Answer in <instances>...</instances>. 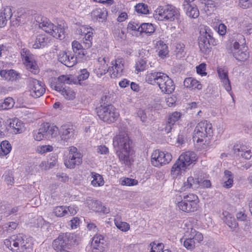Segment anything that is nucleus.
Returning a JSON list of instances; mask_svg holds the SVG:
<instances>
[{
    "mask_svg": "<svg viewBox=\"0 0 252 252\" xmlns=\"http://www.w3.org/2000/svg\"><path fill=\"white\" fill-rule=\"evenodd\" d=\"M131 141L127 134L120 132L113 138V144L121 162L126 165L130 164Z\"/></svg>",
    "mask_w": 252,
    "mask_h": 252,
    "instance_id": "obj_1",
    "label": "nucleus"
},
{
    "mask_svg": "<svg viewBox=\"0 0 252 252\" xmlns=\"http://www.w3.org/2000/svg\"><path fill=\"white\" fill-rule=\"evenodd\" d=\"M146 81L150 84L158 85L161 92L170 94L174 92L175 85L173 81L166 74L161 72H148Z\"/></svg>",
    "mask_w": 252,
    "mask_h": 252,
    "instance_id": "obj_2",
    "label": "nucleus"
},
{
    "mask_svg": "<svg viewBox=\"0 0 252 252\" xmlns=\"http://www.w3.org/2000/svg\"><path fill=\"white\" fill-rule=\"evenodd\" d=\"M4 245L12 252H25L31 247L29 239L23 234L13 235L4 240Z\"/></svg>",
    "mask_w": 252,
    "mask_h": 252,
    "instance_id": "obj_3",
    "label": "nucleus"
},
{
    "mask_svg": "<svg viewBox=\"0 0 252 252\" xmlns=\"http://www.w3.org/2000/svg\"><path fill=\"white\" fill-rule=\"evenodd\" d=\"M156 19L159 21L180 22V14L178 9L171 5L159 6L154 15Z\"/></svg>",
    "mask_w": 252,
    "mask_h": 252,
    "instance_id": "obj_4",
    "label": "nucleus"
},
{
    "mask_svg": "<svg viewBox=\"0 0 252 252\" xmlns=\"http://www.w3.org/2000/svg\"><path fill=\"white\" fill-rule=\"evenodd\" d=\"M212 124L207 121H201L197 125L194 130L193 141L205 144L207 142V138L212 136Z\"/></svg>",
    "mask_w": 252,
    "mask_h": 252,
    "instance_id": "obj_5",
    "label": "nucleus"
},
{
    "mask_svg": "<svg viewBox=\"0 0 252 252\" xmlns=\"http://www.w3.org/2000/svg\"><path fill=\"white\" fill-rule=\"evenodd\" d=\"M41 22H39V27L46 32L61 40L65 38V29L64 26L59 25L58 26H56L46 18L41 19Z\"/></svg>",
    "mask_w": 252,
    "mask_h": 252,
    "instance_id": "obj_6",
    "label": "nucleus"
},
{
    "mask_svg": "<svg viewBox=\"0 0 252 252\" xmlns=\"http://www.w3.org/2000/svg\"><path fill=\"white\" fill-rule=\"evenodd\" d=\"M73 243V235L70 233L61 234L53 242V247L57 252H70Z\"/></svg>",
    "mask_w": 252,
    "mask_h": 252,
    "instance_id": "obj_7",
    "label": "nucleus"
},
{
    "mask_svg": "<svg viewBox=\"0 0 252 252\" xmlns=\"http://www.w3.org/2000/svg\"><path fill=\"white\" fill-rule=\"evenodd\" d=\"M96 112L100 120L108 123L114 122L119 116L116 109L111 104L106 106L101 104L96 108Z\"/></svg>",
    "mask_w": 252,
    "mask_h": 252,
    "instance_id": "obj_8",
    "label": "nucleus"
},
{
    "mask_svg": "<svg viewBox=\"0 0 252 252\" xmlns=\"http://www.w3.org/2000/svg\"><path fill=\"white\" fill-rule=\"evenodd\" d=\"M198 202L197 195L193 193H189L183 196L182 200L178 202V206L184 212H193L197 209Z\"/></svg>",
    "mask_w": 252,
    "mask_h": 252,
    "instance_id": "obj_9",
    "label": "nucleus"
},
{
    "mask_svg": "<svg viewBox=\"0 0 252 252\" xmlns=\"http://www.w3.org/2000/svg\"><path fill=\"white\" fill-rule=\"evenodd\" d=\"M204 31H201V35L198 37V45L201 51L207 54L211 51V45L216 44L215 39L211 35V30L205 28Z\"/></svg>",
    "mask_w": 252,
    "mask_h": 252,
    "instance_id": "obj_10",
    "label": "nucleus"
},
{
    "mask_svg": "<svg viewBox=\"0 0 252 252\" xmlns=\"http://www.w3.org/2000/svg\"><path fill=\"white\" fill-rule=\"evenodd\" d=\"M82 155L74 146L69 147V153L64 160L65 166L70 169L74 168L82 162Z\"/></svg>",
    "mask_w": 252,
    "mask_h": 252,
    "instance_id": "obj_11",
    "label": "nucleus"
},
{
    "mask_svg": "<svg viewBox=\"0 0 252 252\" xmlns=\"http://www.w3.org/2000/svg\"><path fill=\"white\" fill-rule=\"evenodd\" d=\"M58 133L61 138V142L64 145L66 142H71L75 138L76 131L74 126L71 125H63L59 128Z\"/></svg>",
    "mask_w": 252,
    "mask_h": 252,
    "instance_id": "obj_12",
    "label": "nucleus"
},
{
    "mask_svg": "<svg viewBox=\"0 0 252 252\" xmlns=\"http://www.w3.org/2000/svg\"><path fill=\"white\" fill-rule=\"evenodd\" d=\"M172 158L171 154L156 150L152 154L151 163L154 166L159 167L169 163Z\"/></svg>",
    "mask_w": 252,
    "mask_h": 252,
    "instance_id": "obj_13",
    "label": "nucleus"
},
{
    "mask_svg": "<svg viewBox=\"0 0 252 252\" xmlns=\"http://www.w3.org/2000/svg\"><path fill=\"white\" fill-rule=\"evenodd\" d=\"M21 55L27 68L33 74H36L38 71V66L33 55L29 50L26 48L22 49L21 51Z\"/></svg>",
    "mask_w": 252,
    "mask_h": 252,
    "instance_id": "obj_14",
    "label": "nucleus"
},
{
    "mask_svg": "<svg viewBox=\"0 0 252 252\" xmlns=\"http://www.w3.org/2000/svg\"><path fill=\"white\" fill-rule=\"evenodd\" d=\"M29 87L30 95L34 98L40 97L45 92L43 83L33 78L29 79Z\"/></svg>",
    "mask_w": 252,
    "mask_h": 252,
    "instance_id": "obj_15",
    "label": "nucleus"
},
{
    "mask_svg": "<svg viewBox=\"0 0 252 252\" xmlns=\"http://www.w3.org/2000/svg\"><path fill=\"white\" fill-rule=\"evenodd\" d=\"M5 124V135L7 132L17 134L23 131V124L17 118L8 119Z\"/></svg>",
    "mask_w": 252,
    "mask_h": 252,
    "instance_id": "obj_16",
    "label": "nucleus"
},
{
    "mask_svg": "<svg viewBox=\"0 0 252 252\" xmlns=\"http://www.w3.org/2000/svg\"><path fill=\"white\" fill-rule=\"evenodd\" d=\"M233 54L234 57L238 61L244 62L249 58V53L243 47V49L240 48V45L237 41H235L233 44V46L230 50V52Z\"/></svg>",
    "mask_w": 252,
    "mask_h": 252,
    "instance_id": "obj_17",
    "label": "nucleus"
},
{
    "mask_svg": "<svg viewBox=\"0 0 252 252\" xmlns=\"http://www.w3.org/2000/svg\"><path fill=\"white\" fill-rule=\"evenodd\" d=\"M58 59L67 67H72L77 63V57L69 51H60L58 55Z\"/></svg>",
    "mask_w": 252,
    "mask_h": 252,
    "instance_id": "obj_18",
    "label": "nucleus"
},
{
    "mask_svg": "<svg viewBox=\"0 0 252 252\" xmlns=\"http://www.w3.org/2000/svg\"><path fill=\"white\" fill-rule=\"evenodd\" d=\"M124 62L122 59H118L111 62L112 66L109 67V73L111 78L120 77L122 75L124 69Z\"/></svg>",
    "mask_w": 252,
    "mask_h": 252,
    "instance_id": "obj_19",
    "label": "nucleus"
},
{
    "mask_svg": "<svg viewBox=\"0 0 252 252\" xmlns=\"http://www.w3.org/2000/svg\"><path fill=\"white\" fill-rule=\"evenodd\" d=\"M106 241L102 235H95L92 242L91 247L92 252H102L106 246Z\"/></svg>",
    "mask_w": 252,
    "mask_h": 252,
    "instance_id": "obj_20",
    "label": "nucleus"
},
{
    "mask_svg": "<svg viewBox=\"0 0 252 252\" xmlns=\"http://www.w3.org/2000/svg\"><path fill=\"white\" fill-rule=\"evenodd\" d=\"M217 72L225 89L229 92L231 90L230 82L228 76V70L224 67H218Z\"/></svg>",
    "mask_w": 252,
    "mask_h": 252,
    "instance_id": "obj_21",
    "label": "nucleus"
},
{
    "mask_svg": "<svg viewBox=\"0 0 252 252\" xmlns=\"http://www.w3.org/2000/svg\"><path fill=\"white\" fill-rule=\"evenodd\" d=\"M180 117V113L177 112H175L168 116L164 127V130L167 133L172 131L176 123L179 120Z\"/></svg>",
    "mask_w": 252,
    "mask_h": 252,
    "instance_id": "obj_22",
    "label": "nucleus"
},
{
    "mask_svg": "<svg viewBox=\"0 0 252 252\" xmlns=\"http://www.w3.org/2000/svg\"><path fill=\"white\" fill-rule=\"evenodd\" d=\"M54 89L61 94L68 100H72L75 97V92L69 87L63 86L61 84H57L54 86Z\"/></svg>",
    "mask_w": 252,
    "mask_h": 252,
    "instance_id": "obj_23",
    "label": "nucleus"
},
{
    "mask_svg": "<svg viewBox=\"0 0 252 252\" xmlns=\"http://www.w3.org/2000/svg\"><path fill=\"white\" fill-rule=\"evenodd\" d=\"M192 1H184L183 6L186 14L192 18H197L199 15V11L197 6L191 2Z\"/></svg>",
    "mask_w": 252,
    "mask_h": 252,
    "instance_id": "obj_24",
    "label": "nucleus"
},
{
    "mask_svg": "<svg viewBox=\"0 0 252 252\" xmlns=\"http://www.w3.org/2000/svg\"><path fill=\"white\" fill-rule=\"evenodd\" d=\"M44 133L45 139H49L57 136L59 128L55 125H50L48 123L42 125Z\"/></svg>",
    "mask_w": 252,
    "mask_h": 252,
    "instance_id": "obj_25",
    "label": "nucleus"
},
{
    "mask_svg": "<svg viewBox=\"0 0 252 252\" xmlns=\"http://www.w3.org/2000/svg\"><path fill=\"white\" fill-rule=\"evenodd\" d=\"M0 75L8 81L18 80L21 78L20 74L13 69L2 70L0 71Z\"/></svg>",
    "mask_w": 252,
    "mask_h": 252,
    "instance_id": "obj_26",
    "label": "nucleus"
},
{
    "mask_svg": "<svg viewBox=\"0 0 252 252\" xmlns=\"http://www.w3.org/2000/svg\"><path fill=\"white\" fill-rule=\"evenodd\" d=\"M179 160L186 164V166L188 167L196 160V155L193 152L188 151L183 153L178 158Z\"/></svg>",
    "mask_w": 252,
    "mask_h": 252,
    "instance_id": "obj_27",
    "label": "nucleus"
},
{
    "mask_svg": "<svg viewBox=\"0 0 252 252\" xmlns=\"http://www.w3.org/2000/svg\"><path fill=\"white\" fill-rule=\"evenodd\" d=\"M72 48L73 52L75 54L77 58L84 59L86 58V55L87 54L86 48H84V45H82L78 41H74L72 43Z\"/></svg>",
    "mask_w": 252,
    "mask_h": 252,
    "instance_id": "obj_28",
    "label": "nucleus"
},
{
    "mask_svg": "<svg viewBox=\"0 0 252 252\" xmlns=\"http://www.w3.org/2000/svg\"><path fill=\"white\" fill-rule=\"evenodd\" d=\"M187 169L186 164L183 161H180L178 158L171 168V174L174 177H176L185 171Z\"/></svg>",
    "mask_w": 252,
    "mask_h": 252,
    "instance_id": "obj_29",
    "label": "nucleus"
},
{
    "mask_svg": "<svg viewBox=\"0 0 252 252\" xmlns=\"http://www.w3.org/2000/svg\"><path fill=\"white\" fill-rule=\"evenodd\" d=\"M107 11L106 8H96L91 13V16L94 20L102 22L107 17Z\"/></svg>",
    "mask_w": 252,
    "mask_h": 252,
    "instance_id": "obj_30",
    "label": "nucleus"
},
{
    "mask_svg": "<svg viewBox=\"0 0 252 252\" xmlns=\"http://www.w3.org/2000/svg\"><path fill=\"white\" fill-rule=\"evenodd\" d=\"M12 16V10L10 7L5 8L0 14V28L4 27L8 20Z\"/></svg>",
    "mask_w": 252,
    "mask_h": 252,
    "instance_id": "obj_31",
    "label": "nucleus"
},
{
    "mask_svg": "<svg viewBox=\"0 0 252 252\" xmlns=\"http://www.w3.org/2000/svg\"><path fill=\"white\" fill-rule=\"evenodd\" d=\"M223 221L230 228H236L238 227V224L236 222L235 218L227 211L222 213Z\"/></svg>",
    "mask_w": 252,
    "mask_h": 252,
    "instance_id": "obj_32",
    "label": "nucleus"
},
{
    "mask_svg": "<svg viewBox=\"0 0 252 252\" xmlns=\"http://www.w3.org/2000/svg\"><path fill=\"white\" fill-rule=\"evenodd\" d=\"M184 85L185 87L190 89L200 90L202 89V85L199 81L192 77L186 78L184 81Z\"/></svg>",
    "mask_w": 252,
    "mask_h": 252,
    "instance_id": "obj_33",
    "label": "nucleus"
},
{
    "mask_svg": "<svg viewBox=\"0 0 252 252\" xmlns=\"http://www.w3.org/2000/svg\"><path fill=\"white\" fill-rule=\"evenodd\" d=\"M222 182L223 187L229 189L232 187L233 184V176L230 171L228 170L224 171Z\"/></svg>",
    "mask_w": 252,
    "mask_h": 252,
    "instance_id": "obj_34",
    "label": "nucleus"
},
{
    "mask_svg": "<svg viewBox=\"0 0 252 252\" xmlns=\"http://www.w3.org/2000/svg\"><path fill=\"white\" fill-rule=\"evenodd\" d=\"M137 114L143 123H148L152 119L153 114L149 110L139 109Z\"/></svg>",
    "mask_w": 252,
    "mask_h": 252,
    "instance_id": "obj_35",
    "label": "nucleus"
},
{
    "mask_svg": "<svg viewBox=\"0 0 252 252\" xmlns=\"http://www.w3.org/2000/svg\"><path fill=\"white\" fill-rule=\"evenodd\" d=\"M48 38L44 34L38 35L35 40L32 47L34 49H40L44 47L47 43Z\"/></svg>",
    "mask_w": 252,
    "mask_h": 252,
    "instance_id": "obj_36",
    "label": "nucleus"
},
{
    "mask_svg": "<svg viewBox=\"0 0 252 252\" xmlns=\"http://www.w3.org/2000/svg\"><path fill=\"white\" fill-rule=\"evenodd\" d=\"M197 184H195L194 182V177L192 176H190L188 177L187 179V181H185L180 191H185L188 190L189 189H197Z\"/></svg>",
    "mask_w": 252,
    "mask_h": 252,
    "instance_id": "obj_37",
    "label": "nucleus"
},
{
    "mask_svg": "<svg viewBox=\"0 0 252 252\" xmlns=\"http://www.w3.org/2000/svg\"><path fill=\"white\" fill-rule=\"evenodd\" d=\"M103 63H101L98 67L94 70V72L98 77H100L102 75L105 74L107 72H109V67L106 63L105 59H103Z\"/></svg>",
    "mask_w": 252,
    "mask_h": 252,
    "instance_id": "obj_38",
    "label": "nucleus"
},
{
    "mask_svg": "<svg viewBox=\"0 0 252 252\" xmlns=\"http://www.w3.org/2000/svg\"><path fill=\"white\" fill-rule=\"evenodd\" d=\"M157 45L158 46V49L159 50V56L162 58H164L168 54V46L161 40L158 41Z\"/></svg>",
    "mask_w": 252,
    "mask_h": 252,
    "instance_id": "obj_39",
    "label": "nucleus"
},
{
    "mask_svg": "<svg viewBox=\"0 0 252 252\" xmlns=\"http://www.w3.org/2000/svg\"><path fill=\"white\" fill-rule=\"evenodd\" d=\"M91 176L93 178L91 184L94 187H99L103 185V179L100 174L92 172Z\"/></svg>",
    "mask_w": 252,
    "mask_h": 252,
    "instance_id": "obj_40",
    "label": "nucleus"
},
{
    "mask_svg": "<svg viewBox=\"0 0 252 252\" xmlns=\"http://www.w3.org/2000/svg\"><path fill=\"white\" fill-rule=\"evenodd\" d=\"M73 82L72 76L68 75H63L60 76L58 78L57 81L55 84L53 85V88H54V86L57 84H61L63 86L65 84H70Z\"/></svg>",
    "mask_w": 252,
    "mask_h": 252,
    "instance_id": "obj_41",
    "label": "nucleus"
},
{
    "mask_svg": "<svg viewBox=\"0 0 252 252\" xmlns=\"http://www.w3.org/2000/svg\"><path fill=\"white\" fill-rule=\"evenodd\" d=\"M140 31V32H144L150 35L154 32L155 27L151 23H142L141 24Z\"/></svg>",
    "mask_w": 252,
    "mask_h": 252,
    "instance_id": "obj_42",
    "label": "nucleus"
},
{
    "mask_svg": "<svg viewBox=\"0 0 252 252\" xmlns=\"http://www.w3.org/2000/svg\"><path fill=\"white\" fill-rule=\"evenodd\" d=\"M84 33L83 44L84 45V48L88 49L92 45V40L93 39V32L89 31Z\"/></svg>",
    "mask_w": 252,
    "mask_h": 252,
    "instance_id": "obj_43",
    "label": "nucleus"
},
{
    "mask_svg": "<svg viewBox=\"0 0 252 252\" xmlns=\"http://www.w3.org/2000/svg\"><path fill=\"white\" fill-rule=\"evenodd\" d=\"M175 52L176 57L181 59L185 56L186 54L185 45L182 43H178L175 46Z\"/></svg>",
    "mask_w": 252,
    "mask_h": 252,
    "instance_id": "obj_44",
    "label": "nucleus"
},
{
    "mask_svg": "<svg viewBox=\"0 0 252 252\" xmlns=\"http://www.w3.org/2000/svg\"><path fill=\"white\" fill-rule=\"evenodd\" d=\"M189 236L192 240H194V241L196 246H198L203 239V236L202 233L199 232H197L195 229H191Z\"/></svg>",
    "mask_w": 252,
    "mask_h": 252,
    "instance_id": "obj_45",
    "label": "nucleus"
},
{
    "mask_svg": "<svg viewBox=\"0 0 252 252\" xmlns=\"http://www.w3.org/2000/svg\"><path fill=\"white\" fill-rule=\"evenodd\" d=\"M87 203L88 205V207L92 210L98 212L99 210L98 208H99V207H102L101 203L93 199H87Z\"/></svg>",
    "mask_w": 252,
    "mask_h": 252,
    "instance_id": "obj_46",
    "label": "nucleus"
},
{
    "mask_svg": "<svg viewBox=\"0 0 252 252\" xmlns=\"http://www.w3.org/2000/svg\"><path fill=\"white\" fill-rule=\"evenodd\" d=\"M14 104L13 99L11 97L5 98L3 102L0 103L1 109H8L12 108Z\"/></svg>",
    "mask_w": 252,
    "mask_h": 252,
    "instance_id": "obj_47",
    "label": "nucleus"
},
{
    "mask_svg": "<svg viewBox=\"0 0 252 252\" xmlns=\"http://www.w3.org/2000/svg\"><path fill=\"white\" fill-rule=\"evenodd\" d=\"M135 11L140 14H147L149 13L148 5L143 3H139L135 6Z\"/></svg>",
    "mask_w": 252,
    "mask_h": 252,
    "instance_id": "obj_48",
    "label": "nucleus"
},
{
    "mask_svg": "<svg viewBox=\"0 0 252 252\" xmlns=\"http://www.w3.org/2000/svg\"><path fill=\"white\" fill-rule=\"evenodd\" d=\"M54 213L58 217H62L67 214V207L62 206H57L54 209Z\"/></svg>",
    "mask_w": 252,
    "mask_h": 252,
    "instance_id": "obj_49",
    "label": "nucleus"
},
{
    "mask_svg": "<svg viewBox=\"0 0 252 252\" xmlns=\"http://www.w3.org/2000/svg\"><path fill=\"white\" fill-rule=\"evenodd\" d=\"M113 36L117 40L125 39L126 36L125 32L119 27H115L113 30Z\"/></svg>",
    "mask_w": 252,
    "mask_h": 252,
    "instance_id": "obj_50",
    "label": "nucleus"
},
{
    "mask_svg": "<svg viewBox=\"0 0 252 252\" xmlns=\"http://www.w3.org/2000/svg\"><path fill=\"white\" fill-rule=\"evenodd\" d=\"M247 147L241 144L240 142L236 143L233 146V152L235 154H236L238 157L241 156V153L244 152V150H246Z\"/></svg>",
    "mask_w": 252,
    "mask_h": 252,
    "instance_id": "obj_51",
    "label": "nucleus"
},
{
    "mask_svg": "<svg viewBox=\"0 0 252 252\" xmlns=\"http://www.w3.org/2000/svg\"><path fill=\"white\" fill-rule=\"evenodd\" d=\"M194 241V240H192L189 236V238L184 240V246L188 250H193L197 246Z\"/></svg>",
    "mask_w": 252,
    "mask_h": 252,
    "instance_id": "obj_52",
    "label": "nucleus"
},
{
    "mask_svg": "<svg viewBox=\"0 0 252 252\" xmlns=\"http://www.w3.org/2000/svg\"><path fill=\"white\" fill-rule=\"evenodd\" d=\"M53 147L50 145L38 146L36 148V152L40 154H43L47 152L52 151Z\"/></svg>",
    "mask_w": 252,
    "mask_h": 252,
    "instance_id": "obj_53",
    "label": "nucleus"
},
{
    "mask_svg": "<svg viewBox=\"0 0 252 252\" xmlns=\"http://www.w3.org/2000/svg\"><path fill=\"white\" fill-rule=\"evenodd\" d=\"M0 149L4 155H6L11 150L10 144L7 141H3L0 144Z\"/></svg>",
    "mask_w": 252,
    "mask_h": 252,
    "instance_id": "obj_54",
    "label": "nucleus"
},
{
    "mask_svg": "<svg viewBox=\"0 0 252 252\" xmlns=\"http://www.w3.org/2000/svg\"><path fill=\"white\" fill-rule=\"evenodd\" d=\"M115 224L116 227L122 231H127L130 228L129 224L126 222L118 221L115 220Z\"/></svg>",
    "mask_w": 252,
    "mask_h": 252,
    "instance_id": "obj_55",
    "label": "nucleus"
},
{
    "mask_svg": "<svg viewBox=\"0 0 252 252\" xmlns=\"http://www.w3.org/2000/svg\"><path fill=\"white\" fill-rule=\"evenodd\" d=\"M136 69L139 71H142L146 69L147 67V61L145 59H140L136 62Z\"/></svg>",
    "mask_w": 252,
    "mask_h": 252,
    "instance_id": "obj_56",
    "label": "nucleus"
},
{
    "mask_svg": "<svg viewBox=\"0 0 252 252\" xmlns=\"http://www.w3.org/2000/svg\"><path fill=\"white\" fill-rule=\"evenodd\" d=\"M33 135L34 139L36 141H40L43 138H45L44 133L42 125L39 129L33 131Z\"/></svg>",
    "mask_w": 252,
    "mask_h": 252,
    "instance_id": "obj_57",
    "label": "nucleus"
},
{
    "mask_svg": "<svg viewBox=\"0 0 252 252\" xmlns=\"http://www.w3.org/2000/svg\"><path fill=\"white\" fill-rule=\"evenodd\" d=\"M138 183V182L137 180L129 178H125L121 181V184L122 185L127 186H135L137 185Z\"/></svg>",
    "mask_w": 252,
    "mask_h": 252,
    "instance_id": "obj_58",
    "label": "nucleus"
},
{
    "mask_svg": "<svg viewBox=\"0 0 252 252\" xmlns=\"http://www.w3.org/2000/svg\"><path fill=\"white\" fill-rule=\"evenodd\" d=\"M4 181L8 185H12L14 183V178L11 171L6 172L4 175Z\"/></svg>",
    "mask_w": 252,
    "mask_h": 252,
    "instance_id": "obj_59",
    "label": "nucleus"
},
{
    "mask_svg": "<svg viewBox=\"0 0 252 252\" xmlns=\"http://www.w3.org/2000/svg\"><path fill=\"white\" fill-rule=\"evenodd\" d=\"M89 76V72L86 69H83L80 70V73L78 76L79 81H84L88 78Z\"/></svg>",
    "mask_w": 252,
    "mask_h": 252,
    "instance_id": "obj_60",
    "label": "nucleus"
},
{
    "mask_svg": "<svg viewBox=\"0 0 252 252\" xmlns=\"http://www.w3.org/2000/svg\"><path fill=\"white\" fill-rule=\"evenodd\" d=\"M196 72L201 76H205L207 74L206 72V64L204 63H201L197 66H196Z\"/></svg>",
    "mask_w": 252,
    "mask_h": 252,
    "instance_id": "obj_61",
    "label": "nucleus"
},
{
    "mask_svg": "<svg viewBox=\"0 0 252 252\" xmlns=\"http://www.w3.org/2000/svg\"><path fill=\"white\" fill-rule=\"evenodd\" d=\"M239 5L244 9L249 8L252 6V0H240Z\"/></svg>",
    "mask_w": 252,
    "mask_h": 252,
    "instance_id": "obj_62",
    "label": "nucleus"
},
{
    "mask_svg": "<svg viewBox=\"0 0 252 252\" xmlns=\"http://www.w3.org/2000/svg\"><path fill=\"white\" fill-rule=\"evenodd\" d=\"M141 24L139 25L138 23H136L134 22H129L127 26V29L132 31H136L140 32V29Z\"/></svg>",
    "mask_w": 252,
    "mask_h": 252,
    "instance_id": "obj_63",
    "label": "nucleus"
},
{
    "mask_svg": "<svg viewBox=\"0 0 252 252\" xmlns=\"http://www.w3.org/2000/svg\"><path fill=\"white\" fill-rule=\"evenodd\" d=\"M18 224L15 222H9L4 225V229L7 231H12L16 228Z\"/></svg>",
    "mask_w": 252,
    "mask_h": 252,
    "instance_id": "obj_64",
    "label": "nucleus"
}]
</instances>
